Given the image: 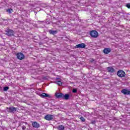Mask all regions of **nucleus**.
<instances>
[{
	"label": "nucleus",
	"instance_id": "obj_1",
	"mask_svg": "<svg viewBox=\"0 0 130 130\" xmlns=\"http://www.w3.org/2000/svg\"><path fill=\"white\" fill-rule=\"evenodd\" d=\"M14 34L15 31L10 28H7L5 30V35H7V36H9V37H11V36H14Z\"/></svg>",
	"mask_w": 130,
	"mask_h": 130
},
{
	"label": "nucleus",
	"instance_id": "obj_2",
	"mask_svg": "<svg viewBox=\"0 0 130 130\" xmlns=\"http://www.w3.org/2000/svg\"><path fill=\"white\" fill-rule=\"evenodd\" d=\"M54 115H53L47 114L45 116L44 119H46V120H48V121H50L51 120H54Z\"/></svg>",
	"mask_w": 130,
	"mask_h": 130
},
{
	"label": "nucleus",
	"instance_id": "obj_3",
	"mask_svg": "<svg viewBox=\"0 0 130 130\" xmlns=\"http://www.w3.org/2000/svg\"><path fill=\"white\" fill-rule=\"evenodd\" d=\"M17 110L18 108H15L14 107L7 108V110L8 112H9L10 113H15V112L17 111Z\"/></svg>",
	"mask_w": 130,
	"mask_h": 130
},
{
	"label": "nucleus",
	"instance_id": "obj_4",
	"mask_svg": "<svg viewBox=\"0 0 130 130\" xmlns=\"http://www.w3.org/2000/svg\"><path fill=\"white\" fill-rule=\"evenodd\" d=\"M90 35L92 38H97L99 36L98 32L96 30H92L90 32Z\"/></svg>",
	"mask_w": 130,
	"mask_h": 130
},
{
	"label": "nucleus",
	"instance_id": "obj_5",
	"mask_svg": "<svg viewBox=\"0 0 130 130\" xmlns=\"http://www.w3.org/2000/svg\"><path fill=\"white\" fill-rule=\"evenodd\" d=\"M16 56L18 59H19L20 60H22V59H24L25 58V55L21 52L17 53L16 54Z\"/></svg>",
	"mask_w": 130,
	"mask_h": 130
},
{
	"label": "nucleus",
	"instance_id": "obj_6",
	"mask_svg": "<svg viewBox=\"0 0 130 130\" xmlns=\"http://www.w3.org/2000/svg\"><path fill=\"white\" fill-rule=\"evenodd\" d=\"M117 75L119 78H123V77L125 76V72L122 70H119L117 72Z\"/></svg>",
	"mask_w": 130,
	"mask_h": 130
},
{
	"label": "nucleus",
	"instance_id": "obj_7",
	"mask_svg": "<svg viewBox=\"0 0 130 130\" xmlns=\"http://www.w3.org/2000/svg\"><path fill=\"white\" fill-rule=\"evenodd\" d=\"M39 96H40L41 98H45V97H48V98H51V96H50V94L43 92L42 93H39Z\"/></svg>",
	"mask_w": 130,
	"mask_h": 130
},
{
	"label": "nucleus",
	"instance_id": "obj_8",
	"mask_svg": "<svg viewBox=\"0 0 130 130\" xmlns=\"http://www.w3.org/2000/svg\"><path fill=\"white\" fill-rule=\"evenodd\" d=\"M121 92L122 94H124V95H130V90H128V89L126 88L123 89Z\"/></svg>",
	"mask_w": 130,
	"mask_h": 130
},
{
	"label": "nucleus",
	"instance_id": "obj_9",
	"mask_svg": "<svg viewBox=\"0 0 130 130\" xmlns=\"http://www.w3.org/2000/svg\"><path fill=\"white\" fill-rule=\"evenodd\" d=\"M31 124L33 127H35V128H39V127H40V124L36 121L32 122Z\"/></svg>",
	"mask_w": 130,
	"mask_h": 130
},
{
	"label": "nucleus",
	"instance_id": "obj_10",
	"mask_svg": "<svg viewBox=\"0 0 130 130\" xmlns=\"http://www.w3.org/2000/svg\"><path fill=\"white\" fill-rule=\"evenodd\" d=\"M75 48H86V45L84 43H81L77 45Z\"/></svg>",
	"mask_w": 130,
	"mask_h": 130
},
{
	"label": "nucleus",
	"instance_id": "obj_11",
	"mask_svg": "<svg viewBox=\"0 0 130 130\" xmlns=\"http://www.w3.org/2000/svg\"><path fill=\"white\" fill-rule=\"evenodd\" d=\"M110 51H111V49L109 48H105L103 50V52L105 54H108V53H110Z\"/></svg>",
	"mask_w": 130,
	"mask_h": 130
},
{
	"label": "nucleus",
	"instance_id": "obj_12",
	"mask_svg": "<svg viewBox=\"0 0 130 130\" xmlns=\"http://www.w3.org/2000/svg\"><path fill=\"white\" fill-rule=\"evenodd\" d=\"M63 94L62 93H59V92H56L55 94V97L56 98L59 99V98H62V96Z\"/></svg>",
	"mask_w": 130,
	"mask_h": 130
},
{
	"label": "nucleus",
	"instance_id": "obj_13",
	"mask_svg": "<svg viewBox=\"0 0 130 130\" xmlns=\"http://www.w3.org/2000/svg\"><path fill=\"white\" fill-rule=\"evenodd\" d=\"M107 69V71H108L109 73H114V72H115V70H114V68L113 67H108Z\"/></svg>",
	"mask_w": 130,
	"mask_h": 130
},
{
	"label": "nucleus",
	"instance_id": "obj_14",
	"mask_svg": "<svg viewBox=\"0 0 130 130\" xmlns=\"http://www.w3.org/2000/svg\"><path fill=\"white\" fill-rule=\"evenodd\" d=\"M69 98H70V94H66L64 95L63 94L62 99H64L65 100H69Z\"/></svg>",
	"mask_w": 130,
	"mask_h": 130
},
{
	"label": "nucleus",
	"instance_id": "obj_15",
	"mask_svg": "<svg viewBox=\"0 0 130 130\" xmlns=\"http://www.w3.org/2000/svg\"><path fill=\"white\" fill-rule=\"evenodd\" d=\"M49 33H50L52 35H55V34H56V33H57V30H50L49 31Z\"/></svg>",
	"mask_w": 130,
	"mask_h": 130
},
{
	"label": "nucleus",
	"instance_id": "obj_16",
	"mask_svg": "<svg viewBox=\"0 0 130 130\" xmlns=\"http://www.w3.org/2000/svg\"><path fill=\"white\" fill-rule=\"evenodd\" d=\"M58 130H64V126L62 125H59L57 127Z\"/></svg>",
	"mask_w": 130,
	"mask_h": 130
},
{
	"label": "nucleus",
	"instance_id": "obj_17",
	"mask_svg": "<svg viewBox=\"0 0 130 130\" xmlns=\"http://www.w3.org/2000/svg\"><path fill=\"white\" fill-rule=\"evenodd\" d=\"M57 85H58V86H61L62 85V82L61 81H60L59 80H57L55 82Z\"/></svg>",
	"mask_w": 130,
	"mask_h": 130
},
{
	"label": "nucleus",
	"instance_id": "obj_18",
	"mask_svg": "<svg viewBox=\"0 0 130 130\" xmlns=\"http://www.w3.org/2000/svg\"><path fill=\"white\" fill-rule=\"evenodd\" d=\"M47 37L45 36V35H43L42 36L40 37V39H41L42 40H44V39H47Z\"/></svg>",
	"mask_w": 130,
	"mask_h": 130
},
{
	"label": "nucleus",
	"instance_id": "obj_19",
	"mask_svg": "<svg viewBox=\"0 0 130 130\" xmlns=\"http://www.w3.org/2000/svg\"><path fill=\"white\" fill-rule=\"evenodd\" d=\"M13 9L12 8H10L9 9L7 10V12L8 13H9V14H12V12H13Z\"/></svg>",
	"mask_w": 130,
	"mask_h": 130
},
{
	"label": "nucleus",
	"instance_id": "obj_20",
	"mask_svg": "<svg viewBox=\"0 0 130 130\" xmlns=\"http://www.w3.org/2000/svg\"><path fill=\"white\" fill-rule=\"evenodd\" d=\"M80 119H81V121H82V122H85V121H86L85 118L83 117H81Z\"/></svg>",
	"mask_w": 130,
	"mask_h": 130
},
{
	"label": "nucleus",
	"instance_id": "obj_21",
	"mask_svg": "<svg viewBox=\"0 0 130 130\" xmlns=\"http://www.w3.org/2000/svg\"><path fill=\"white\" fill-rule=\"evenodd\" d=\"M9 90V86L4 87L3 91H8Z\"/></svg>",
	"mask_w": 130,
	"mask_h": 130
},
{
	"label": "nucleus",
	"instance_id": "obj_22",
	"mask_svg": "<svg viewBox=\"0 0 130 130\" xmlns=\"http://www.w3.org/2000/svg\"><path fill=\"white\" fill-rule=\"evenodd\" d=\"M73 93H77L78 92V90L77 89L74 88L72 90Z\"/></svg>",
	"mask_w": 130,
	"mask_h": 130
},
{
	"label": "nucleus",
	"instance_id": "obj_23",
	"mask_svg": "<svg viewBox=\"0 0 130 130\" xmlns=\"http://www.w3.org/2000/svg\"><path fill=\"white\" fill-rule=\"evenodd\" d=\"M126 7H127L128 9H130V3L127 4Z\"/></svg>",
	"mask_w": 130,
	"mask_h": 130
},
{
	"label": "nucleus",
	"instance_id": "obj_24",
	"mask_svg": "<svg viewBox=\"0 0 130 130\" xmlns=\"http://www.w3.org/2000/svg\"><path fill=\"white\" fill-rule=\"evenodd\" d=\"M22 129H23V130L26 129V126L23 125V126H22Z\"/></svg>",
	"mask_w": 130,
	"mask_h": 130
},
{
	"label": "nucleus",
	"instance_id": "obj_25",
	"mask_svg": "<svg viewBox=\"0 0 130 130\" xmlns=\"http://www.w3.org/2000/svg\"><path fill=\"white\" fill-rule=\"evenodd\" d=\"M38 23H44V21H38Z\"/></svg>",
	"mask_w": 130,
	"mask_h": 130
},
{
	"label": "nucleus",
	"instance_id": "obj_26",
	"mask_svg": "<svg viewBox=\"0 0 130 130\" xmlns=\"http://www.w3.org/2000/svg\"><path fill=\"white\" fill-rule=\"evenodd\" d=\"M56 81H59V78H56Z\"/></svg>",
	"mask_w": 130,
	"mask_h": 130
},
{
	"label": "nucleus",
	"instance_id": "obj_27",
	"mask_svg": "<svg viewBox=\"0 0 130 130\" xmlns=\"http://www.w3.org/2000/svg\"><path fill=\"white\" fill-rule=\"evenodd\" d=\"M25 124H28V123L27 122H25Z\"/></svg>",
	"mask_w": 130,
	"mask_h": 130
},
{
	"label": "nucleus",
	"instance_id": "obj_28",
	"mask_svg": "<svg viewBox=\"0 0 130 130\" xmlns=\"http://www.w3.org/2000/svg\"><path fill=\"white\" fill-rule=\"evenodd\" d=\"M94 122H95V121H93V122H92V123H94Z\"/></svg>",
	"mask_w": 130,
	"mask_h": 130
},
{
	"label": "nucleus",
	"instance_id": "obj_29",
	"mask_svg": "<svg viewBox=\"0 0 130 130\" xmlns=\"http://www.w3.org/2000/svg\"><path fill=\"white\" fill-rule=\"evenodd\" d=\"M94 122H95V121H93V122H92V123H94Z\"/></svg>",
	"mask_w": 130,
	"mask_h": 130
}]
</instances>
